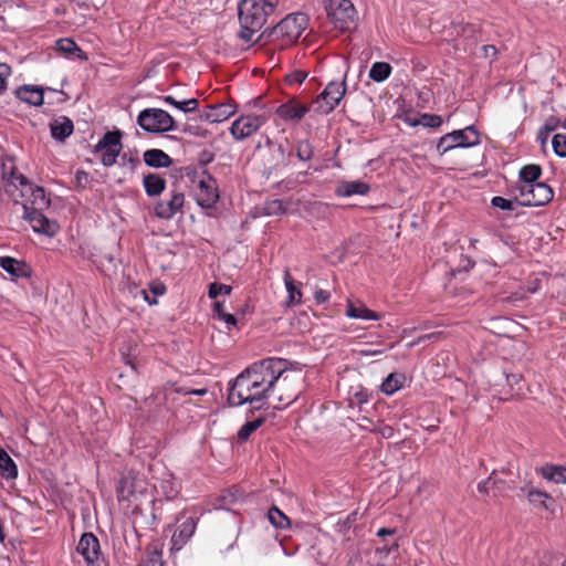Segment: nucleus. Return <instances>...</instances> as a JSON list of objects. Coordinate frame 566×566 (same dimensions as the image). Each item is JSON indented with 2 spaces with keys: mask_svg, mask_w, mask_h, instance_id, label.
<instances>
[{
  "mask_svg": "<svg viewBox=\"0 0 566 566\" xmlns=\"http://www.w3.org/2000/svg\"><path fill=\"white\" fill-rule=\"evenodd\" d=\"M405 376L401 374H390L381 384V391L386 395H392L402 387Z\"/></svg>",
  "mask_w": 566,
  "mask_h": 566,
  "instance_id": "37",
  "label": "nucleus"
},
{
  "mask_svg": "<svg viewBox=\"0 0 566 566\" xmlns=\"http://www.w3.org/2000/svg\"><path fill=\"white\" fill-rule=\"evenodd\" d=\"M496 482L497 483L495 485H492V496L493 497L502 495L505 492V490L510 488L506 485L505 481H503V480H500L496 478Z\"/></svg>",
  "mask_w": 566,
  "mask_h": 566,
  "instance_id": "55",
  "label": "nucleus"
},
{
  "mask_svg": "<svg viewBox=\"0 0 566 566\" xmlns=\"http://www.w3.org/2000/svg\"><path fill=\"white\" fill-rule=\"evenodd\" d=\"M482 51L485 57H494L497 54L496 48L491 44L483 45Z\"/></svg>",
  "mask_w": 566,
  "mask_h": 566,
  "instance_id": "59",
  "label": "nucleus"
},
{
  "mask_svg": "<svg viewBox=\"0 0 566 566\" xmlns=\"http://www.w3.org/2000/svg\"><path fill=\"white\" fill-rule=\"evenodd\" d=\"M264 123V116L243 115L232 123L230 133L234 139L243 140L252 136Z\"/></svg>",
  "mask_w": 566,
  "mask_h": 566,
  "instance_id": "13",
  "label": "nucleus"
},
{
  "mask_svg": "<svg viewBox=\"0 0 566 566\" xmlns=\"http://www.w3.org/2000/svg\"><path fill=\"white\" fill-rule=\"evenodd\" d=\"M73 129H74L73 122L69 117H65V116H61L57 119H54L50 124L51 136L55 140H60V142H63L64 139H66L73 133Z\"/></svg>",
  "mask_w": 566,
  "mask_h": 566,
  "instance_id": "22",
  "label": "nucleus"
},
{
  "mask_svg": "<svg viewBox=\"0 0 566 566\" xmlns=\"http://www.w3.org/2000/svg\"><path fill=\"white\" fill-rule=\"evenodd\" d=\"M206 394H207V389L206 388L185 391V395L203 396Z\"/></svg>",
  "mask_w": 566,
  "mask_h": 566,
  "instance_id": "63",
  "label": "nucleus"
},
{
  "mask_svg": "<svg viewBox=\"0 0 566 566\" xmlns=\"http://www.w3.org/2000/svg\"><path fill=\"white\" fill-rule=\"evenodd\" d=\"M552 146H553L554 153L558 157L565 158L566 157V134H562V133L555 134L552 139Z\"/></svg>",
  "mask_w": 566,
  "mask_h": 566,
  "instance_id": "41",
  "label": "nucleus"
},
{
  "mask_svg": "<svg viewBox=\"0 0 566 566\" xmlns=\"http://www.w3.org/2000/svg\"><path fill=\"white\" fill-rule=\"evenodd\" d=\"M197 526V522L193 517H186L182 523L178 526L171 537V544L174 549H180L188 539L193 535Z\"/></svg>",
  "mask_w": 566,
  "mask_h": 566,
  "instance_id": "19",
  "label": "nucleus"
},
{
  "mask_svg": "<svg viewBox=\"0 0 566 566\" xmlns=\"http://www.w3.org/2000/svg\"><path fill=\"white\" fill-rule=\"evenodd\" d=\"M542 175V168L538 165H525L520 170V184L518 185H528L538 182L537 179Z\"/></svg>",
  "mask_w": 566,
  "mask_h": 566,
  "instance_id": "34",
  "label": "nucleus"
},
{
  "mask_svg": "<svg viewBox=\"0 0 566 566\" xmlns=\"http://www.w3.org/2000/svg\"><path fill=\"white\" fill-rule=\"evenodd\" d=\"M27 188L31 190L32 197L31 205L29 206L30 209L44 210L50 207L51 200L46 197L42 187L32 188V186L29 185Z\"/></svg>",
  "mask_w": 566,
  "mask_h": 566,
  "instance_id": "30",
  "label": "nucleus"
},
{
  "mask_svg": "<svg viewBox=\"0 0 566 566\" xmlns=\"http://www.w3.org/2000/svg\"><path fill=\"white\" fill-rule=\"evenodd\" d=\"M491 203L493 207L502 210H513L514 208V201L507 200L500 196L493 197Z\"/></svg>",
  "mask_w": 566,
  "mask_h": 566,
  "instance_id": "52",
  "label": "nucleus"
},
{
  "mask_svg": "<svg viewBox=\"0 0 566 566\" xmlns=\"http://www.w3.org/2000/svg\"><path fill=\"white\" fill-rule=\"evenodd\" d=\"M284 284L287 291L286 305L295 306L302 303L301 283L296 284L289 270L284 272Z\"/></svg>",
  "mask_w": 566,
  "mask_h": 566,
  "instance_id": "24",
  "label": "nucleus"
},
{
  "mask_svg": "<svg viewBox=\"0 0 566 566\" xmlns=\"http://www.w3.org/2000/svg\"><path fill=\"white\" fill-rule=\"evenodd\" d=\"M370 190V186L361 180L340 181L335 187V195L342 198H348L355 195L366 196Z\"/></svg>",
  "mask_w": 566,
  "mask_h": 566,
  "instance_id": "20",
  "label": "nucleus"
},
{
  "mask_svg": "<svg viewBox=\"0 0 566 566\" xmlns=\"http://www.w3.org/2000/svg\"><path fill=\"white\" fill-rule=\"evenodd\" d=\"M346 92L345 81L329 82L324 91L313 103L315 111L321 114H328L336 108Z\"/></svg>",
  "mask_w": 566,
  "mask_h": 566,
  "instance_id": "10",
  "label": "nucleus"
},
{
  "mask_svg": "<svg viewBox=\"0 0 566 566\" xmlns=\"http://www.w3.org/2000/svg\"><path fill=\"white\" fill-rule=\"evenodd\" d=\"M346 315L350 318H360V319H373L378 321L380 315L364 305L356 306L353 303H348Z\"/></svg>",
  "mask_w": 566,
  "mask_h": 566,
  "instance_id": "31",
  "label": "nucleus"
},
{
  "mask_svg": "<svg viewBox=\"0 0 566 566\" xmlns=\"http://www.w3.org/2000/svg\"><path fill=\"white\" fill-rule=\"evenodd\" d=\"M56 49H57V51H60L66 55H71L75 51H78V52L81 51V49L77 46V44L72 39H69V38L60 39L56 42Z\"/></svg>",
  "mask_w": 566,
  "mask_h": 566,
  "instance_id": "43",
  "label": "nucleus"
},
{
  "mask_svg": "<svg viewBox=\"0 0 566 566\" xmlns=\"http://www.w3.org/2000/svg\"><path fill=\"white\" fill-rule=\"evenodd\" d=\"M214 311L218 314L219 318L223 319L229 325L235 326L237 318L232 314L226 313L223 311V306L221 303H219V302L214 303Z\"/></svg>",
  "mask_w": 566,
  "mask_h": 566,
  "instance_id": "50",
  "label": "nucleus"
},
{
  "mask_svg": "<svg viewBox=\"0 0 566 566\" xmlns=\"http://www.w3.org/2000/svg\"><path fill=\"white\" fill-rule=\"evenodd\" d=\"M99 542L93 533H84L77 544L76 551L88 565L94 564L99 557Z\"/></svg>",
  "mask_w": 566,
  "mask_h": 566,
  "instance_id": "17",
  "label": "nucleus"
},
{
  "mask_svg": "<svg viewBox=\"0 0 566 566\" xmlns=\"http://www.w3.org/2000/svg\"><path fill=\"white\" fill-rule=\"evenodd\" d=\"M231 290L232 289L229 285H224V284H220V283H212L209 286L208 294H209L210 298H216L220 294L229 295L231 293Z\"/></svg>",
  "mask_w": 566,
  "mask_h": 566,
  "instance_id": "49",
  "label": "nucleus"
},
{
  "mask_svg": "<svg viewBox=\"0 0 566 566\" xmlns=\"http://www.w3.org/2000/svg\"><path fill=\"white\" fill-rule=\"evenodd\" d=\"M308 18L305 13L296 12L282 19L269 33L264 31L259 40L266 38L279 49L294 44L306 29Z\"/></svg>",
  "mask_w": 566,
  "mask_h": 566,
  "instance_id": "4",
  "label": "nucleus"
},
{
  "mask_svg": "<svg viewBox=\"0 0 566 566\" xmlns=\"http://www.w3.org/2000/svg\"><path fill=\"white\" fill-rule=\"evenodd\" d=\"M496 483V475L493 472L486 480L478 484V491L488 496H492V485H495Z\"/></svg>",
  "mask_w": 566,
  "mask_h": 566,
  "instance_id": "47",
  "label": "nucleus"
},
{
  "mask_svg": "<svg viewBox=\"0 0 566 566\" xmlns=\"http://www.w3.org/2000/svg\"><path fill=\"white\" fill-rule=\"evenodd\" d=\"M329 292L325 291V290H317L314 294V298L316 301V303L318 304H323L325 302H327L329 300Z\"/></svg>",
  "mask_w": 566,
  "mask_h": 566,
  "instance_id": "57",
  "label": "nucleus"
},
{
  "mask_svg": "<svg viewBox=\"0 0 566 566\" xmlns=\"http://www.w3.org/2000/svg\"><path fill=\"white\" fill-rule=\"evenodd\" d=\"M237 112L234 105L230 103H219L216 105H208L200 111L199 118L209 123H219L228 119Z\"/></svg>",
  "mask_w": 566,
  "mask_h": 566,
  "instance_id": "16",
  "label": "nucleus"
},
{
  "mask_svg": "<svg viewBox=\"0 0 566 566\" xmlns=\"http://www.w3.org/2000/svg\"><path fill=\"white\" fill-rule=\"evenodd\" d=\"M515 199L525 207H538L547 205L554 197L553 189L544 182L517 185Z\"/></svg>",
  "mask_w": 566,
  "mask_h": 566,
  "instance_id": "6",
  "label": "nucleus"
},
{
  "mask_svg": "<svg viewBox=\"0 0 566 566\" xmlns=\"http://www.w3.org/2000/svg\"><path fill=\"white\" fill-rule=\"evenodd\" d=\"M0 474L6 480H14L18 476L17 464L3 449H0Z\"/></svg>",
  "mask_w": 566,
  "mask_h": 566,
  "instance_id": "28",
  "label": "nucleus"
},
{
  "mask_svg": "<svg viewBox=\"0 0 566 566\" xmlns=\"http://www.w3.org/2000/svg\"><path fill=\"white\" fill-rule=\"evenodd\" d=\"M418 124H421L424 127L438 128L442 124V118L441 116L434 114H423L421 115V118L418 122Z\"/></svg>",
  "mask_w": 566,
  "mask_h": 566,
  "instance_id": "45",
  "label": "nucleus"
},
{
  "mask_svg": "<svg viewBox=\"0 0 566 566\" xmlns=\"http://www.w3.org/2000/svg\"><path fill=\"white\" fill-rule=\"evenodd\" d=\"M272 358L253 363L229 382L228 402L238 407L244 403H259L270 398V388L275 370H271ZM263 403L255 407L261 409Z\"/></svg>",
  "mask_w": 566,
  "mask_h": 566,
  "instance_id": "1",
  "label": "nucleus"
},
{
  "mask_svg": "<svg viewBox=\"0 0 566 566\" xmlns=\"http://www.w3.org/2000/svg\"><path fill=\"white\" fill-rule=\"evenodd\" d=\"M480 144V136L474 126L464 129L453 130L443 135L438 144L437 150L440 155L454 148H468Z\"/></svg>",
  "mask_w": 566,
  "mask_h": 566,
  "instance_id": "7",
  "label": "nucleus"
},
{
  "mask_svg": "<svg viewBox=\"0 0 566 566\" xmlns=\"http://www.w3.org/2000/svg\"><path fill=\"white\" fill-rule=\"evenodd\" d=\"M279 4V0H242L239 3V38L250 42L253 35L265 24Z\"/></svg>",
  "mask_w": 566,
  "mask_h": 566,
  "instance_id": "2",
  "label": "nucleus"
},
{
  "mask_svg": "<svg viewBox=\"0 0 566 566\" xmlns=\"http://www.w3.org/2000/svg\"><path fill=\"white\" fill-rule=\"evenodd\" d=\"M0 266L15 277H29L31 275V268L25 262L10 256L0 258Z\"/></svg>",
  "mask_w": 566,
  "mask_h": 566,
  "instance_id": "21",
  "label": "nucleus"
},
{
  "mask_svg": "<svg viewBox=\"0 0 566 566\" xmlns=\"http://www.w3.org/2000/svg\"><path fill=\"white\" fill-rule=\"evenodd\" d=\"M270 523L276 528H289L291 526L290 518L276 506H272L268 512Z\"/></svg>",
  "mask_w": 566,
  "mask_h": 566,
  "instance_id": "38",
  "label": "nucleus"
},
{
  "mask_svg": "<svg viewBox=\"0 0 566 566\" xmlns=\"http://www.w3.org/2000/svg\"><path fill=\"white\" fill-rule=\"evenodd\" d=\"M143 185L147 196L157 197L166 188V180L158 174H148L144 177Z\"/></svg>",
  "mask_w": 566,
  "mask_h": 566,
  "instance_id": "27",
  "label": "nucleus"
},
{
  "mask_svg": "<svg viewBox=\"0 0 566 566\" xmlns=\"http://www.w3.org/2000/svg\"><path fill=\"white\" fill-rule=\"evenodd\" d=\"M76 181L80 186L84 185L86 181H87V178H88V175L87 172L83 171V170H78L76 172Z\"/></svg>",
  "mask_w": 566,
  "mask_h": 566,
  "instance_id": "60",
  "label": "nucleus"
},
{
  "mask_svg": "<svg viewBox=\"0 0 566 566\" xmlns=\"http://www.w3.org/2000/svg\"><path fill=\"white\" fill-rule=\"evenodd\" d=\"M213 159V156L212 154L208 153V151H203L201 154V160L205 161V163H210L211 160Z\"/></svg>",
  "mask_w": 566,
  "mask_h": 566,
  "instance_id": "64",
  "label": "nucleus"
},
{
  "mask_svg": "<svg viewBox=\"0 0 566 566\" xmlns=\"http://www.w3.org/2000/svg\"><path fill=\"white\" fill-rule=\"evenodd\" d=\"M271 370H275L274 382L270 388V398L276 399L284 406H289L294 402L301 394V384L303 377L300 373L289 370L286 368V361L281 358L272 357Z\"/></svg>",
  "mask_w": 566,
  "mask_h": 566,
  "instance_id": "3",
  "label": "nucleus"
},
{
  "mask_svg": "<svg viewBox=\"0 0 566 566\" xmlns=\"http://www.w3.org/2000/svg\"><path fill=\"white\" fill-rule=\"evenodd\" d=\"M398 548V544L396 542H392L390 546L385 545L384 547H379L378 551L380 553L390 554L394 549Z\"/></svg>",
  "mask_w": 566,
  "mask_h": 566,
  "instance_id": "62",
  "label": "nucleus"
},
{
  "mask_svg": "<svg viewBox=\"0 0 566 566\" xmlns=\"http://www.w3.org/2000/svg\"><path fill=\"white\" fill-rule=\"evenodd\" d=\"M392 67L387 62H375L369 70V77L375 82H384L391 74Z\"/></svg>",
  "mask_w": 566,
  "mask_h": 566,
  "instance_id": "35",
  "label": "nucleus"
},
{
  "mask_svg": "<svg viewBox=\"0 0 566 566\" xmlns=\"http://www.w3.org/2000/svg\"><path fill=\"white\" fill-rule=\"evenodd\" d=\"M307 77V73L302 70H295L285 75V82L289 85L302 84Z\"/></svg>",
  "mask_w": 566,
  "mask_h": 566,
  "instance_id": "48",
  "label": "nucleus"
},
{
  "mask_svg": "<svg viewBox=\"0 0 566 566\" xmlns=\"http://www.w3.org/2000/svg\"><path fill=\"white\" fill-rule=\"evenodd\" d=\"M265 422V418L260 417L253 421H248L244 423L241 429L238 431L237 440L239 443H244L249 440L251 434L255 432L263 423Z\"/></svg>",
  "mask_w": 566,
  "mask_h": 566,
  "instance_id": "36",
  "label": "nucleus"
},
{
  "mask_svg": "<svg viewBox=\"0 0 566 566\" xmlns=\"http://www.w3.org/2000/svg\"><path fill=\"white\" fill-rule=\"evenodd\" d=\"M184 203V193L179 191H172L169 200H160L156 202L154 211L156 217L169 220L172 219L176 213L181 211Z\"/></svg>",
  "mask_w": 566,
  "mask_h": 566,
  "instance_id": "14",
  "label": "nucleus"
},
{
  "mask_svg": "<svg viewBox=\"0 0 566 566\" xmlns=\"http://www.w3.org/2000/svg\"><path fill=\"white\" fill-rule=\"evenodd\" d=\"M2 177L8 182L6 192L10 193L11 196H13L11 187H17V184L23 188H27L30 185L27 177L18 172L14 167H11L10 172H8L6 166H3Z\"/></svg>",
  "mask_w": 566,
  "mask_h": 566,
  "instance_id": "29",
  "label": "nucleus"
},
{
  "mask_svg": "<svg viewBox=\"0 0 566 566\" xmlns=\"http://www.w3.org/2000/svg\"><path fill=\"white\" fill-rule=\"evenodd\" d=\"M325 10L334 27L340 31L349 30L356 18V10L349 0H326Z\"/></svg>",
  "mask_w": 566,
  "mask_h": 566,
  "instance_id": "8",
  "label": "nucleus"
},
{
  "mask_svg": "<svg viewBox=\"0 0 566 566\" xmlns=\"http://www.w3.org/2000/svg\"><path fill=\"white\" fill-rule=\"evenodd\" d=\"M195 197L200 207L212 208L219 200L217 181L210 175L200 178L195 189Z\"/></svg>",
  "mask_w": 566,
  "mask_h": 566,
  "instance_id": "12",
  "label": "nucleus"
},
{
  "mask_svg": "<svg viewBox=\"0 0 566 566\" xmlns=\"http://www.w3.org/2000/svg\"><path fill=\"white\" fill-rule=\"evenodd\" d=\"M271 150L273 155L275 156V163L273 164V168L280 167V166H286V155L283 145H274L271 147Z\"/></svg>",
  "mask_w": 566,
  "mask_h": 566,
  "instance_id": "46",
  "label": "nucleus"
},
{
  "mask_svg": "<svg viewBox=\"0 0 566 566\" xmlns=\"http://www.w3.org/2000/svg\"><path fill=\"white\" fill-rule=\"evenodd\" d=\"M310 109L308 105L298 103L296 98H291L277 107L276 114L286 122H298Z\"/></svg>",
  "mask_w": 566,
  "mask_h": 566,
  "instance_id": "18",
  "label": "nucleus"
},
{
  "mask_svg": "<svg viewBox=\"0 0 566 566\" xmlns=\"http://www.w3.org/2000/svg\"><path fill=\"white\" fill-rule=\"evenodd\" d=\"M119 130L107 132L95 145L94 153H101V163L105 167L113 166L120 155L123 144Z\"/></svg>",
  "mask_w": 566,
  "mask_h": 566,
  "instance_id": "9",
  "label": "nucleus"
},
{
  "mask_svg": "<svg viewBox=\"0 0 566 566\" xmlns=\"http://www.w3.org/2000/svg\"><path fill=\"white\" fill-rule=\"evenodd\" d=\"M395 533H396V530H395V528H385V527H382V528L378 530L377 535H378L379 537H385V536H387V535L391 536V535H394Z\"/></svg>",
  "mask_w": 566,
  "mask_h": 566,
  "instance_id": "61",
  "label": "nucleus"
},
{
  "mask_svg": "<svg viewBox=\"0 0 566 566\" xmlns=\"http://www.w3.org/2000/svg\"><path fill=\"white\" fill-rule=\"evenodd\" d=\"M137 124L147 133H166L174 130V117L161 108H145L137 116Z\"/></svg>",
  "mask_w": 566,
  "mask_h": 566,
  "instance_id": "5",
  "label": "nucleus"
},
{
  "mask_svg": "<svg viewBox=\"0 0 566 566\" xmlns=\"http://www.w3.org/2000/svg\"><path fill=\"white\" fill-rule=\"evenodd\" d=\"M143 157L145 164L154 168H167L172 164V159L169 155L157 148L146 150Z\"/></svg>",
  "mask_w": 566,
  "mask_h": 566,
  "instance_id": "23",
  "label": "nucleus"
},
{
  "mask_svg": "<svg viewBox=\"0 0 566 566\" xmlns=\"http://www.w3.org/2000/svg\"><path fill=\"white\" fill-rule=\"evenodd\" d=\"M296 155L300 160L307 161L313 156V148L307 140L300 142L296 148Z\"/></svg>",
  "mask_w": 566,
  "mask_h": 566,
  "instance_id": "44",
  "label": "nucleus"
},
{
  "mask_svg": "<svg viewBox=\"0 0 566 566\" xmlns=\"http://www.w3.org/2000/svg\"><path fill=\"white\" fill-rule=\"evenodd\" d=\"M523 491L526 492V496L528 502L535 507L547 509V501L551 500V495L545 491L537 490L535 488H523Z\"/></svg>",
  "mask_w": 566,
  "mask_h": 566,
  "instance_id": "32",
  "label": "nucleus"
},
{
  "mask_svg": "<svg viewBox=\"0 0 566 566\" xmlns=\"http://www.w3.org/2000/svg\"><path fill=\"white\" fill-rule=\"evenodd\" d=\"M17 97L33 106L43 104V91L36 86L24 85L17 90Z\"/></svg>",
  "mask_w": 566,
  "mask_h": 566,
  "instance_id": "26",
  "label": "nucleus"
},
{
  "mask_svg": "<svg viewBox=\"0 0 566 566\" xmlns=\"http://www.w3.org/2000/svg\"><path fill=\"white\" fill-rule=\"evenodd\" d=\"M149 287H150V292L153 293V297H150L148 292L145 290H143L142 293L144 295V300L149 305H155V304H157V296L165 294L166 286L163 283H151Z\"/></svg>",
  "mask_w": 566,
  "mask_h": 566,
  "instance_id": "40",
  "label": "nucleus"
},
{
  "mask_svg": "<svg viewBox=\"0 0 566 566\" xmlns=\"http://www.w3.org/2000/svg\"><path fill=\"white\" fill-rule=\"evenodd\" d=\"M521 381H522V375L521 374H510V375H506V382H507V385L512 389L517 387L516 390H515V394H518L520 390H521V386H520Z\"/></svg>",
  "mask_w": 566,
  "mask_h": 566,
  "instance_id": "54",
  "label": "nucleus"
},
{
  "mask_svg": "<svg viewBox=\"0 0 566 566\" xmlns=\"http://www.w3.org/2000/svg\"><path fill=\"white\" fill-rule=\"evenodd\" d=\"M144 481L136 479L132 475H124L120 478L117 486L118 501H132L136 500L139 495H143Z\"/></svg>",
  "mask_w": 566,
  "mask_h": 566,
  "instance_id": "15",
  "label": "nucleus"
},
{
  "mask_svg": "<svg viewBox=\"0 0 566 566\" xmlns=\"http://www.w3.org/2000/svg\"><path fill=\"white\" fill-rule=\"evenodd\" d=\"M120 165L124 167H128L130 172L133 174L139 164L138 157L130 156L126 153L119 155Z\"/></svg>",
  "mask_w": 566,
  "mask_h": 566,
  "instance_id": "51",
  "label": "nucleus"
},
{
  "mask_svg": "<svg viewBox=\"0 0 566 566\" xmlns=\"http://www.w3.org/2000/svg\"><path fill=\"white\" fill-rule=\"evenodd\" d=\"M11 74V67L6 63H0V94L7 90V78Z\"/></svg>",
  "mask_w": 566,
  "mask_h": 566,
  "instance_id": "53",
  "label": "nucleus"
},
{
  "mask_svg": "<svg viewBox=\"0 0 566 566\" xmlns=\"http://www.w3.org/2000/svg\"><path fill=\"white\" fill-rule=\"evenodd\" d=\"M23 219L30 222L32 229L36 233L54 237L59 231L56 221L46 218L42 210L30 209L28 203L22 205Z\"/></svg>",
  "mask_w": 566,
  "mask_h": 566,
  "instance_id": "11",
  "label": "nucleus"
},
{
  "mask_svg": "<svg viewBox=\"0 0 566 566\" xmlns=\"http://www.w3.org/2000/svg\"><path fill=\"white\" fill-rule=\"evenodd\" d=\"M161 99L166 104L171 105V106L180 109L184 113H192L199 106V101L197 98L178 101L171 95H166V96H163Z\"/></svg>",
  "mask_w": 566,
  "mask_h": 566,
  "instance_id": "33",
  "label": "nucleus"
},
{
  "mask_svg": "<svg viewBox=\"0 0 566 566\" xmlns=\"http://www.w3.org/2000/svg\"><path fill=\"white\" fill-rule=\"evenodd\" d=\"M557 120L555 118H549L546 124L539 129V136L544 135V133L551 134L556 129Z\"/></svg>",
  "mask_w": 566,
  "mask_h": 566,
  "instance_id": "56",
  "label": "nucleus"
},
{
  "mask_svg": "<svg viewBox=\"0 0 566 566\" xmlns=\"http://www.w3.org/2000/svg\"><path fill=\"white\" fill-rule=\"evenodd\" d=\"M139 566H165L164 562L158 556H153L148 558L146 562L140 564Z\"/></svg>",
  "mask_w": 566,
  "mask_h": 566,
  "instance_id": "58",
  "label": "nucleus"
},
{
  "mask_svg": "<svg viewBox=\"0 0 566 566\" xmlns=\"http://www.w3.org/2000/svg\"><path fill=\"white\" fill-rule=\"evenodd\" d=\"M287 209L284 206L283 201L280 199H274L268 201L264 206V212L269 216L283 214L286 213Z\"/></svg>",
  "mask_w": 566,
  "mask_h": 566,
  "instance_id": "42",
  "label": "nucleus"
},
{
  "mask_svg": "<svg viewBox=\"0 0 566 566\" xmlns=\"http://www.w3.org/2000/svg\"><path fill=\"white\" fill-rule=\"evenodd\" d=\"M452 29L457 35L464 36V38H473L475 35V33L478 32V25L472 24V23H465L463 21L453 22Z\"/></svg>",
  "mask_w": 566,
  "mask_h": 566,
  "instance_id": "39",
  "label": "nucleus"
},
{
  "mask_svg": "<svg viewBox=\"0 0 566 566\" xmlns=\"http://www.w3.org/2000/svg\"><path fill=\"white\" fill-rule=\"evenodd\" d=\"M547 481L566 484V467L547 463L537 470Z\"/></svg>",
  "mask_w": 566,
  "mask_h": 566,
  "instance_id": "25",
  "label": "nucleus"
}]
</instances>
